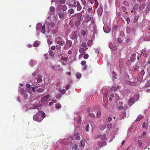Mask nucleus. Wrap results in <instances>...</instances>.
<instances>
[{
  "label": "nucleus",
  "mask_w": 150,
  "mask_h": 150,
  "mask_svg": "<svg viewBox=\"0 0 150 150\" xmlns=\"http://www.w3.org/2000/svg\"><path fill=\"white\" fill-rule=\"evenodd\" d=\"M45 115L44 112L40 111L33 115V119L35 121L40 122L42 120V119L45 117Z\"/></svg>",
  "instance_id": "1"
},
{
  "label": "nucleus",
  "mask_w": 150,
  "mask_h": 150,
  "mask_svg": "<svg viewBox=\"0 0 150 150\" xmlns=\"http://www.w3.org/2000/svg\"><path fill=\"white\" fill-rule=\"evenodd\" d=\"M107 145V142L105 141H99L97 142L96 144L93 146V148L95 150H98L100 148H101Z\"/></svg>",
  "instance_id": "2"
},
{
  "label": "nucleus",
  "mask_w": 150,
  "mask_h": 150,
  "mask_svg": "<svg viewBox=\"0 0 150 150\" xmlns=\"http://www.w3.org/2000/svg\"><path fill=\"white\" fill-rule=\"evenodd\" d=\"M99 138H100L102 141H106L107 140V137L105 134L96 135L94 139H96Z\"/></svg>",
  "instance_id": "3"
},
{
  "label": "nucleus",
  "mask_w": 150,
  "mask_h": 150,
  "mask_svg": "<svg viewBox=\"0 0 150 150\" xmlns=\"http://www.w3.org/2000/svg\"><path fill=\"white\" fill-rule=\"evenodd\" d=\"M73 5L75 7L74 9H81L82 8L81 6L80 5V4L78 1H75L74 2Z\"/></svg>",
  "instance_id": "4"
},
{
  "label": "nucleus",
  "mask_w": 150,
  "mask_h": 150,
  "mask_svg": "<svg viewBox=\"0 0 150 150\" xmlns=\"http://www.w3.org/2000/svg\"><path fill=\"white\" fill-rule=\"evenodd\" d=\"M149 51H146L145 49H143L141 51V54H142L143 56L145 57L146 58L147 57V54L149 53Z\"/></svg>",
  "instance_id": "5"
},
{
  "label": "nucleus",
  "mask_w": 150,
  "mask_h": 150,
  "mask_svg": "<svg viewBox=\"0 0 150 150\" xmlns=\"http://www.w3.org/2000/svg\"><path fill=\"white\" fill-rule=\"evenodd\" d=\"M50 97V94H47L45 96L41 98V101L42 102H46L47 100Z\"/></svg>",
  "instance_id": "6"
},
{
  "label": "nucleus",
  "mask_w": 150,
  "mask_h": 150,
  "mask_svg": "<svg viewBox=\"0 0 150 150\" xmlns=\"http://www.w3.org/2000/svg\"><path fill=\"white\" fill-rule=\"evenodd\" d=\"M138 8L139 9H143L144 8L143 5H140L139 6L137 4H135L133 7V9H137Z\"/></svg>",
  "instance_id": "7"
},
{
  "label": "nucleus",
  "mask_w": 150,
  "mask_h": 150,
  "mask_svg": "<svg viewBox=\"0 0 150 150\" xmlns=\"http://www.w3.org/2000/svg\"><path fill=\"white\" fill-rule=\"evenodd\" d=\"M88 49V48H81L80 47L79 50V52L81 53H82L83 54L85 53V51Z\"/></svg>",
  "instance_id": "8"
},
{
  "label": "nucleus",
  "mask_w": 150,
  "mask_h": 150,
  "mask_svg": "<svg viewBox=\"0 0 150 150\" xmlns=\"http://www.w3.org/2000/svg\"><path fill=\"white\" fill-rule=\"evenodd\" d=\"M136 54L135 53H134L132 54L131 56L130 59L132 61H133L136 59Z\"/></svg>",
  "instance_id": "9"
},
{
  "label": "nucleus",
  "mask_w": 150,
  "mask_h": 150,
  "mask_svg": "<svg viewBox=\"0 0 150 150\" xmlns=\"http://www.w3.org/2000/svg\"><path fill=\"white\" fill-rule=\"evenodd\" d=\"M121 86H113L112 88V90L116 91L120 89Z\"/></svg>",
  "instance_id": "10"
},
{
  "label": "nucleus",
  "mask_w": 150,
  "mask_h": 150,
  "mask_svg": "<svg viewBox=\"0 0 150 150\" xmlns=\"http://www.w3.org/2000/svg\"><path fill=\"white\" fill-rule=\"evenodd\" d=\"M120 117L121 119H123L124 118L126 117V112H122L120 115Z\"/></svg>",
  "instance_id": "11"
},
{
  "label": "nucleus",
  "mask_w": 150,
  "mask_h": 150,
  "mask_svg": "<svg viewBox=\"0 0 150 150\" xmlns=\"http://www.w3.org/2000/svg\"><path fill=\"white\" fill-rule=\"evenodd\" d=\"M91 19V18L88 15H87L85 18L84 21L86 23Z\"/></svg>",
  "instance_id": "12"
},
{
  "label": "nucleus",
  "mask_w": 150,
  "mask_h": 150,
  "mask_svg": "<svg viewBox=\"0 0 150 150\" xmlns=\"http://www.w3.org/2000/svg\"><path fill=\"white\" fill-rule=\"evenodd\" d=\"M57 44H59V45L62 46L65 43V42L64 40H62L60 41H58V42H56Z\"/></svg>",
  "instance_id": "13"
},
{
  "label": "nucleus",
  "mask_w": 150,
  "mask_h": 150,
  "mask_svg": "<svg viewBox=\"0 0 150 150\" xmlns=\"http://www.w3.org/2000/svg\"><path fill=\"white\" fill-rule=\"evenodd\" d=\"M61 96L62 95L60 93H57L56 95V98L58 100H59Z\"/></svg>",
  "instance_id": "14"
},
{
  "label": "nucleus",
  "mask_w": 150,
  "mask_h": 150,
  "mask_svg": "<svg viewBox=\"0 0 150 150\" xmlns=\"http://www.w3.org/2000/svg\"><path fill=\"white\" fill-rule=\"evenodd\" d=\"M113 127V126L111 124H108L107 126V127L109 130H111L112 129Z\"/></svg>",
  "instance_id": "15"
},
{
  "label": "nucleus",
  "mask_w": 150,
  "mask_h": 150,
  "mask_svg": "<svg viewBox=\"0 0 150 150\" xmlns=\"http://www.w3.org/2000/svg\"><path fill=\"white\" fill-rule=\"evenodd\" d=\"M75 139L76 140H79L80 139L79 134L78 133H76L75 135Z\"/></svg>",
  "instance_id": "16"
},
{
  "label": "nucleus",
  "mask_w": 150,
  "mask_h": 150,
  "mask_svg": "<svg viewBox=\"0 0 150 150\" xmlns=\"http://www.w3.org/2000/svg\"><path fill=\"white\" fill-rule=\"evenodd\" d=\"M62 40V39L59 36L56 37L55 38V40L56 42H58V41H60Z\"/></svg>",
  "instance_id": "17"
},
{
  "label": "nucleus",
  "mask_w": 150,
  "mask_h": 150,
  "mask_svg": "<svg viewBox=\"0 0 150 150\" xmlns=\"http://www.w3.org/2000/svg\"><path fill=\"white\" fill-rule=\"evenodd\" d=\"M78 148V145L76 144H75L72 147V150H77Z\"/></svg>",
  "instance_id": "18"
},
{
  "label": "nucleus",
  "mask_w": 150,
  "mask_h": 150,
  "mask_svg": "<svg viewBox=\"0 0 150 150\" xmlns=\"http://www.w3.org/2000/svg\"><path fill=\"white\" fill-rule=\"evenodd\" d=\"M139 17V15L138 14H137L136 15L135 17L134 18V22L135 23L136 22L137 20L138 19Z\"/></svg>",
  "instance_id": "19"
},
{
  "label": "nucleus",
  "mask_w": 150,
  "mask_h": 150,
  "mask_svg": "<svg viewBox=\"0 0 150 150\" xmlns=\"http://www.w3.org/2000/svg\"><path fill=\"white\" fill-rule=\"evenodd\" d=\"M81 116H79L78 118L79 119L77 120V123L78 124H81Z\"/></svg>",
  "instance_id": "20"
},
{
  "label": "nucleus",
  "mask_w": 150,
  "mask_h": 150,
  "mask_svg": "<svg viewBox=\"0 0 150 150\" xmlns=\"http://www.w3.org/2000/svg\"><path fill=\"white\" fill-rule=\"evenodd\" d=\"M57 2H59L62 4H64L65 2V0H57Z\"/></svg>",
  "instance_id": "21"
},
{
  "label": "nucleus",
  "mask_w": 150,
  "mask_h": 150,
  "mask_svg": "<svg viewBox=\"0 0 150 150\" xmlns=\"http://www.w3.org/2000/svg\"><path fill=\"white\" fill-rule=\"evenodd\" d=\"M76 76L77 79H80L81 77V74L80 73H77Z\"/></svg>",
  "instance_id": "22"
},
{
  "label": "nucleus",
  "mask_w": 150,
  "mask_h": 150,
  "mask_svg": "<svg viewBox=\"0 0 150 150\" xmlns=\"http://www.w3.org/2000/svg\"><path fill=\"white\" fill-rule=\"evenodd\" d=\"M67 42L68 44V45L70 47L71 46L72 44V42L71 40H68L67 41Z\"/></svg>",
  "instance_id": "23"
},
{
  "label": "nucleus",
  "mask_w": 150,
  "mask_h": 150,
  "mask_svg": "<svg viewBox=\"0 0 150 150\" xmlns=\"http://www.w3.org/2000/svg\"><path fill=\"white\" fill-rule=\"evenodd\" d=\"M39 43L38 42L36 41H35L34 42V44H33V46L34 47H37L39 45Z\"/></svg>",
  "instance_id": "24"
},
{
  "label": "nucleus",
  "mask_w": 150,
  "mask_h": 150,
  "mask_svg": "<svg viewBox=\"0 0 150 150\" xmlns=\"http://www.w3.org/2000/svg\"><path fill=\"white\" fill-rule=\"evenodd\" d=\"M142 115H139L138 116V118L136 120L137 121H139L142 117Z\"/></svg>",
  "instance_id": "25"
},
{
  "label": "nucleus",
  "mask_w": 150,
  "mask_h": 150,
  "mask_svg": "<svg viewBox=\"0 0 150 150\" xmlns=\"http://www.w3.org/2000/svg\"><path fill=\"white\" fill-rule=\"evenodd\" d=\"M49 53L50 56L52 57H53L54 56V54L52 51H49Z\"/></svg>",
  "instance_id": "26"
},
{
  "label": "nucleus",
  "mask_w": 150,
  "mask_h": 150,
  "mask_svg": "<svg viewBox=\"0 0 150 150\" xmlns=\"http://www.w3.org/2000/svg\"><path fill=\"white\" fill-rule=\"evenodd\" d=\"M44 90L41 88H39L37 89V91L38 93H42L44 91Z\"/></svg>",
  "instance_id": "27"
},
{
  "label": "nucleus",
  "mask_w": 150,
  "mask_h": 150,
  "mask_svg": "<svg viewBox=\"0 0 150 150\" xmlns=\"http://www.w3.org/2000/svg\"><path fill=\"white\" fill-rule=\"evenodd\" d=\"M82 48H87V45L86 43L85 42L81 44Z\"/></svg>",
  "instance_id": "28"
},
{
  "label": "nucleus",
  "mask_w": 150,
  "mask_h": 150,
  "mask_svg": "<svg viewBox=\"0 0 150 150\" xmlns=\"http://www.w3.org/2000/svg\"><path fill=\"white\" fill-rule=\"evenodd\" d=\"M81 2L83 3V4L84 5V7H83V9H84L85 8V5L86 4V2L85 0H81Z\"/></svg>",
  "instance_id": "29"
},
{
  "label": "nucleus",
  "mask_w": 150,
  "mask_h": 150,
  "mask_svg": "<svg viewBox=\"0 0 150 150\" xmlns=\"http://www.w3.org/2000/svg\"><path fill=\"white\" fill-rule=\"evenodd\" d=\"M42 26L41 24H38L36 26V29L37 30L40 29Z\"/></svg>",
  "instance_id": "30"
},
{
  "label": "nucleus",
  "mask_w": 150,
  "mask_h": 150,
  "mask_svg": "<svg viewBox=\"0 0 150 150\" xmlns=\"http://www.w3.org/2000/svg\"><path fill=\"white\" fill-rule=\"evenodd\" d=\"M61 105L59 103H58L56 104L55 107L56 108H61Z\"/></svg>",
  "instance_id": "31"
},
{
  "label": "nucleus",
  "mask_w": 150,
  "mask_h": 150,
  "mask_svg": "<svg viewBox=\"0 0 150 150\" xmlns=\"http://www.w3.org/2000/svg\"><path fill=\"white\" fill-rule=\"evenodd\" d=\"M42 80L41 77H39L37 79V82L38 83H40L42 82Z\"/></svg>",
  "instance_id": "32"
},
{
  "label": "nucleus",
  "mask_w": 150,
  "mask_h": 150,
  "mask_svg": "<svg viewBox=\"0 0 150 150\" xmlns=\"http://www.w3.org/2000/svg\"><path fill=\"white\" fill-rule=\"evenodd\" d=\"M81 146L83 147L84 146H85V144L84 142V141L82 140L81 141Z\"/></svg>",
  "instance_id": "33"
},
{
  "label": "nucleus",
  "mask_w": 150,
  "mask_h": 150,
  "mask_svg": "<svg viewBox=\"0 0 150 150\" xmlns=\"http://www.w3.org/2000/svg\"><path fill=\"white\" fill-rule=\"evenodd\" d=\"M60 93H61L63 95L66 92V91H65V89H64L62 90H60Z\"/></svg>",
  "instance_id": "34"
},
{
  "label": "nucleus",
  "mask_w": 150,
  "mask_h": 150,
  "mask_svg": "<svg viewBox=\"0 0 150 150\" xmlns=\"http://www.w3.org/2000/svg\"><path fill=\"white\" fill-rule=\"evenodd\" d=\"M88 115L89 116L93 118L94 117H95V115L92 113H89Z\"/></svg>",
  "instance_id": "35"
},
{
  "label": "nucleus",
  "mask_w": 150,
  "mask_h": 150,
  "mask_svg": "<svg viewBox=\"0 0 150 150\" xmlns=\"http://www.w3.org/2000/svg\"><path fill=\"white\" fill-rule=\"evenodd\" d=\"M98 2H96L94 6V9L96 8L98 6Z\"/></svg>",
  "instance_id": "36"
},
{
  "label": "nucleus",
  "mask_w": 150,
  "mask_h": 150,
  "mask_svg": "<svg viewBox=\"0 0 150 150\" xmlns=\"http://www.w3.org/2000/svg\"><path fill=\"white\" fill-rule=\"evenodd\" d=\"M81 34L83 35L84 36L86 34V32L85 30H83L81 31Z\"/></svg>",
  "instance_id": "37"
},
{
  "label": "nucleus",
  "mask_w": 150,
  "mask_h": 150,
  "mask_svg": "<svg viewBox=\"0 0 150 150\" xmlns=\"http://www.w3.org/2000/svg\"><path fill=\"white\" fill-rule=\"evenodd\" d=\"M88 57V55L87 54H84L83 58L85 59H86Z\"/></svg>",
  "instance_id": "38"
},
{
  "label": "nucleus",
  "mask_w": 150,
  "mask_h": 150,
  "mask_svg": "<svg viewBox=\"0 0 150 150\" xmlns=\"http://www.w3.org/2000/svg\"><path fill=\"white\" fill-rule=\"evenodd\" d=\"M123 3L125 5L127 6H128L129 5L128 3L126 1H124L123 2Z\"/></svg>",
  "instance_id": "39"
},
{
  "label": "nucleus",
  "mask_w": 150,
  "mask_h": 150,
  "mask_svg": "<svg viewBox=\"0 0 150 150\" xmlns=\"http://www.w3.org/2000/svg\"><path fill=\"white\" fill-rule=\"evenodd\" d=\"M117 28V26L116 25H114L113 26L112 29L114 30H116Z\"/></svg>",
  "instance_id": "40"
},
{
  "label": "nucleus",
  "mask_w": 150,
  "mask_h": 150,
  "mask_svg": "<svg viewBox=\"0 0 150 150\" xmlns=\"http://www.w3.org/2000/svg\"><path fill=\"white\" fill-rule=\"evenodd\" d=\"M126 20L127 22V23L128 24H129L130 21V19L129 17H127L126 18Z\"/></svg>",
  "instance_id": "41"
},
{
  "label": "nucleus",
  "mask_w": 150,
  "mask_h": 150,
  "mask_svg": "<svg viewBox=\"0 0 150 150\" xmlns=\"http://www.w3.org/2000/svg\"><path fill=\"white\" fill-rule=\"evenodd\" d=\"M56 49L58 50H60L61 48V45H56Z\"/></svg>",
  "instance_id": "42"
},
{
  "label": "nucleus",
  "mask_w": 150,
  "mask_h": 150,
  "mask_svg": "<svg viewBox=\"0 0 150 150\" xmlns=\"http://www.w3.org/2000/svg\"><path fill=\"white\" fill-rule=\"evenodd\" d=\"M86 62L85 61H82L81 62V64L82 65H86Z\"/></svg>",
  "instance_id": "43"
},
{
  "label": "nucleus",
  "mask_w": 150,
  "mask_h": 150,
  "mask_svg": "<svg viewBox=\"0 0 150 150\" xmlns=\"http://www.w3.org/2000/svg\"><path fill=\"white\" fill-rule=\"evenodd\" d=\"M89 128V125H87L86 127L85 128V130L87 132H88L89 131L88 129Z\"/></svg>",
  "instance_id": "44"
},
{
  "label": "nucleus",
  "mask_w": 150,
  "mask_h": 150,
  "mask_svg": "<svg viewBox=\"0 0 150 150\" xmlns=\"http://www.w3.org/2000/svg\"><path fill=\"white\" fill-rule=\"evenodd\" d=\"M62 9H67V7L65 5H63L62 7Z\"/></svg>",
  "instance_id": "45"
},
{
  "label": "nucleus",
  "mask_w": 150,
  "mask_h": 150,
  "mask_svg": "<svg viewBox=\"0 0 150 150\" xmlns=\"http://www.w3.org/2000/svg\"><path fill=\"white\" fill-rule=\"evenodd\" d=\"M111 45H112V44H110L109 45V47L110 48V49H112L113 50H115L116 49V47L115 46H114L113 49H112V47H111Z\"/></svg>",
  "instance_id": "46"
},
{
  "label": "nucleus",
  "mask_w": 150,
  "mask_h": 150,
  "mask_svg": "<svg viewBox=\"0 0 150 150\" xmlns=\"http://www.w3.org/2000/svg\"><path fill=\"white\" fill-rule=\"evenodd\" d=\"M41 32L43 34H44L45 33V28H42L41 29Z\"/></svg>",
  "instance_id": "47"
},
{
  "label": "nucleus",
  "mask_w": 150,
  "mask_h": 150,
  "mask_svg": "<svg viewBox=\"0 0 150 150\" xmlns=\"http://www.w3.org/2000/svg\"><path fill=\"white\" fill-rule=\"evenodd\" d=\"M114 97V95L113 94H112L110 95V97H109V100H110L111 101L112 100V98Z\"/></svg>",
  "instance_id": "48"
},
{
  "label": "nucleus",
  "mask_w": 150,
  "mask_h": 150,
  "mask_svg": "<svg viewBox=\"0 0 150 150\" xmlns=\"http://www.w3.org/2000/svg\"><path fill=\"white\" fill-rule=\"evenodd\" d=\"M101 112H98L96 114V116L98 117H100V116Z\"/></svg>",
  "instance_id": "49"
},
{
  "label": "nucleus",
  "mask_w": 150,
  "mask_h": 150,
  "mask_svg": "<svg viewBox=\"0 0 150 150\" xmlns=\"http://www.w3.org/2000/svg\"><path fill=\"white\" fill-rule=\"evenodd\" d=\"M47 42L49 45H51L52 43V42L51 40L48 39L47 40Z\"/></svg>",
  "instance_id": "50"
},
{
  "label": "nucleus",
  "mask_w": 150,
  "mask_h": 150,
  "mask_svg": "<svg viewBox=\"0 0 150 150\" xmlns=\"http://www.w3.org/2000/svg\"><path fill=\"white\" fill-rule=\"evenodd\" d=\"M137 143L139 145H141L142 144V142L140 140H138L137 141Z\"/></svg>",
  "instance_id": "51"
},
{
  "label": "nucleus",
  "mask_w": 150,
  "mask_h": 150,
  "mask_svg": "<svg viewBox=\"0 0 150 150\" xmlns=\"http://www.w3.org/2000/svg\"><path fill=\"white\" fill-rule=\"evenodd\" d=\"M145 72L144 70H142L141 71L140 74L141 75H144V74Z\"/></svg>",
  "instance_id": "52"
},
{
  "label": "nucleus",
  "mask_w": 150,
  "mask_h": 150,
  "mask_svg": "<svg viewBox=\"0 0 150 150\" xmlns=\"http://www.w3.org/2000/svg\"><path fill=\"white\" fill-rule=\"evenodd\" d=\"M70 86H71L70 85H69V84H67L65 87L66 90H67Z\"/></svg>",
  "instance_id": "53"
},
{
  "label": "nucleus",
  "mask_w": 150,
  "mask_h": 150,
  "mask_svg": "<svg viewBox=\"0 0 150 150\" xmlns=\"http://www.w3.org/2000/svg\"><path fill=\"white\" fill-rule=\"evenodd\" d=\"M117 40L119 43H121L122 42V40L120 38H118L117 39Z\"/></svg>",
  "instance_id": "54"
},
{
  "label": "nucleus",
  "mask_w": 150,
  "mask_h": 150,
  "mask_svg": "<svg viewBox=\"0 0 150 150\" xmlns=\"http://www.w3.org/2000/svg\"><path fill=\"white\" fill-rule=\"evenodd\" d=\"M127 64L128 66H129L130 64V62L129 60H128L127 62Z\"/></svg>",
  "instance_id": "55"
},
{
  "label": "nucleus",
  "mask_w": 150,
  "mask_h": 150,
  "mask_svg": "<svg viewBox=\"0 0 150 150\" xmlns=\"http://www.w3.org/2000/svg\"><path fill=\"white\" fill-rule=\"evenodd\" d=\"M55 46H53L51 47V49L52 50H54L55 49Z\"/></svg>",
  "instance_id": "56"
},
{
  "label": "nucleus",
  "mask_w": 150,
  "mask_h": 150,
  "mask_svg": "<svg viewBox=\"0 0 150 150\" xmlns=\"http://www.w3.org/2000/svg\"><path fill=\"white\" fill-rule=\"evenodd\" d=\"M107 120H108V121L109 122H110L111 120L112 119H111V117H108Z\"/></svg>",
  "instance_id": "57"
},
{
  "label": "nucleus",
  "mask_w": 150,
  "mask_h": 150,
  "mask_svg": "<svg viewBox=\"0 0 150 150\" xmlns=\"http://www.w3.org/2000/svg\"><path fill=\"white\" fill-rule=\"evenodd\" d=\"M55 25L54 23L53 22H52L51 24V26L52 28H53L54 27Z\"/></svg>",
  "instance_id": "58"
},
{
  "label": "nucleus",
  "mask_w": 150,
  "mask_h": 150,
  "mask_svg": "<svg viewBox=\"0 0 150 150\" xmlns=\"http://www.w3.org/2000/svg\"><path fill=\"white\" fill-rule=\"evenodd\" d=\"M123 106H122V105H120L118 107V109L119 110H121L122 109H123Z\"/></svg>",
  "instance_id": "59"
},
{
  "label": "nucleus",
  "mask_w": 150,
  "mask_h": 150,
  "mask_svg": "<svg viewBox=\"0 0 150 150\" xmlns=\"http://www.w3.org/2000/svg\"><path fill=\"white\" fill-rule=\"evenodd\" d=\"M26 87L28 88H29L30 87V86H31V85H30L29 84H26Z\"/></svg>",
  "instance_id": "60"
},
{
  "label": "nucleus",
  "mask_w": 150,
  "mask_h": 150,
  "mask_svg": "<svg viewBox=\"0 0 150 150\" xmlns=\"http://www.w3.org/2000/svg\"><path fill=\"white\" fill-rule=\"evenodd\" d=\"M59 18H62L64 17L63 16V15H61L60 14H59Z\"/></svg>",
  "instance_id": "61"
},
{
  "label": "nucleus",
  "mask_w": 150,
  "mask_h": 150,
  "mask_svg": "<svg viewBox=\"0 0 150 150\" xmlns=\"http://www.w3.org/2000/svg\"><path fill=\"white\" fill-rule=\"evenodd\" d=\"M38 107L36 105H34L33 106V108L34 109H37L38 108Z\"/></svg>",
  "instance_id": "62"
},
{
  "label": "nucleus",
  "mask_w": 150,
  "mask_h": 150,
  "mask_svg": "<svg viewBox=\"0 0 150 150\" xmlns=\"http://www.w3.org/2000/svg\"><path fill=\"white\" fill-rule=\"evenodd\" d=\"M60 85V82H57V83L56 84V86H59Z\"/></svg>",
  "instance_id": "63"
},
{
  "label": "nucleus",
  "mask_w": 150,
  "mask_h": 150,
  "mask_svg": "<svg viewBox=\"0 0 150 150\" xmlns=\"http://www.w3.org/2000/svg\"><path fill=\"white\" fill-rule=\"evenodd\" d=\"M130 41V38H127V40H126V42H127V43H128V42H129Z\"/></svg>",
  "instance_id": "64"
}]
</instances>
